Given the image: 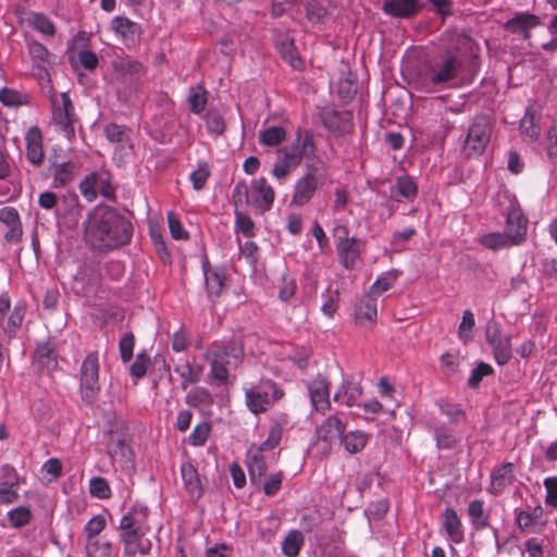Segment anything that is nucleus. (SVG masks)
Segmentation results:
<instances>
[{"label":"nucleus","mask_w":557,"mask_h":557,"mask_svg":"<svg viewBox=\"0 0 557 557\" xmlns=\"http://www.w3.org/2000/svg\"><path fill=\"white\" fill-rule=\"evenodd\" d=\"M85 550L87 557H111L112 543L103 537L86 539Z\"/></svg>","instance_id":"obj_35"},{"label":"nucleus","mask_w":557,"mask_h":557,"mask_svg":"<svg viewBox=\"0 0 557 557\" xmlns=\"http://www.w3.org/2000/svg\"><path fill=\"white\" fill-rule=\"evenodd\" d=\"M25 141L27 160L34 166H40L45 159L41 131L37 126H32L26 133Z\"/></svg>","instance_id":"obj_20"},{"label":"nucleus","mask_w":557,"mask_h":557,"mask_svg":"<svg viewBox=\"0 0 557 557\" xmlns=\"http://www.w3.org/2000/svg\"><path fill=\"white\" fill-rule=\"evenodd\" d=\"M441 519L446 540L453 544H461L465 541V528L456 509L451 507L445 508Z\"/></svg>","instance_id":"obj_17"},{"label":"nucleus","mask_w":557,"mask_h":557,"mask_svg":"<svg viewBox=\"0 0 557 557\" xmlns=\"http://www.w3.org/2000/svg\"><path fill=\"white\" fill-rule=\"evenodd\" d=\"M312 138L307 135L302 140L301 148L292 147L289 150H285L280 157V160L294 170L300 164L302 154L306 153L308 149H312Z\"/></svg>","instance_id":"obj_34"},{"label":"nucleus","mask_w":557,"mask_h":557,"mask_svg":"<svg viewBox=\"0 0 557 557\" xmlns=\"http://www.w3.org/2000/svg\"><path fill=\"white\" fill-rule=\"evenodd\" d=\"M149 509L139 504L133 505L122 517L119 529H131L147 534L150 530L148 524Z\"/></svg>","instance_id":"obj_18"},{"label":"nucleus","mask_w":557,"mask_h":557,"mask_svg":"<svg viewBox=\"0 0 557 557\" xmlns=\"http://www.w3.org/2000/svg\"><path fill=\"white\" fill-rule=\"evenodd\" d=\"M206 95L207 91L201 86L190 88L187 101L191 112L199 114L203 111L207 103Z\"/></svg>","instance_id":"obj_43"},{"label":"nucleus","mask_w":557,"mask_h":557,"mask_svg":"<svg viewBox=\"0 0 557 557\" xmlns=\"http://www.w3.org/2000/svg\"><path fill=\"white\" fill-rule=\"evenodd\" d=\"M362 392L363 389L360 382L356 381L354 377H345L337 386L333 395V400L347 407L359 406Z\"/></svg>","instance_id":"obj_16"},{"label":"nucleus","mask_w":557,"mask_h":557,"mask_svg":"<svg viewBox=\"0 0 557 557\" xmlns=\"http://www.w3.org/2000/svg\"><path fill=\"white\" fill-rule=\"evenodd\" d=\"M174 372L178 374L182 380V388H186L189 384H196L200 381L203 367L200 364H193L187 359H180L174 367Z\"/></svg>","instance_id":"obj_27"},{"label":"nucleus","mask_w":557,"mask_h":557,"mask_svg":"<svg viewBox=\"0 0 557 557\" xmlns=\"http://www.w3.org/2000/svg\"><path fill=\"white\" fill-rule=\"evenodd\" d=\"M210 432L211 424L209 422H200L189 434L188 443L195 447L203 446L210 435Z\"/></svg>","instance_id":"obj_47"},{"label":"nucleus","mask_w":557,"mask_h":557,"mask_svg":"<svg viewBox=\"0 0 557 557\" xmlns=\"http://www.w3.org/2000/svg\"><path fill=\"white\" fill-rule=\"evenodd\" d=\"M168 222L171 235L175 239H187L188 233L184 231L178 218L173 211L168 212Z\"/></svg>","instance_id":"obj_61"},{"label":"nucleus","mask_w":557,"mask_h":557,"mask_svg":"<svg viewBox=\"0 0 557 557\" xmlns=\"http://www.w3.org/2000/svg\"><path fill=\"white\" fill-rule=\"evenodd\" d=\"M368 443V436L362 431H350L343 434L341 444L349 454H357L361 451Z\"/></svg>","instance_id":"obj_36"},{"label":"nucleus","mask_w":557,"mask_h":557,"mask_svg":"<svg viewBox=\"0 0 557 557\" xmlns=\"http://www.w3.org/2000/svg\"><path fill=\"white\" fill-rule=\"evenodd\" d=\"M462 70V61L454 54H445L430 70L429 81L432 85H442L455 79Z\"/></svg>","instance_id":"obj_11"},{"label":"nucleus","mask_w":557,"mask_h":557,"mask_svg":"<svg viewBox=\"0 0 557 557\" xmlns=\"http://www.w3.org/2000/svg\"><path fill=\"white\" fill-rule=\"evenodd\" d=\"M491 138V124L486 116H476L471 124L465 140L463 151L467 156H479Z\"/></svg>","instance_id":"obj_8"},{"label":"nucleus","mask_w":557,"mask_h":557,"mask_svg":"<svg viewBox=\"0 0 557 557\" xmlns=\"http://www.w3.org/2000/svg\"><path fill=\"white\" fill-rule=\"evenodd\" d=\"M389 281H374L370 290L355 302L354 317L359 326H372L376 322V297L391 288Z\"/></svg>","instance_id":"obj_4"},{"label":"nucleus","mask_w":557,"mask_h":557,"mask_svg":"<svg viewBox=\"0 0 557 557\" xmlns=\"http://www.w3.org/2000/svg\"><path fill=\"white\" fill-rule=\"evenodd\" d=\"M326 293L327 295H323V297H325L326 299L322 304L321 310L326 317L332 318L337 309L339 292L338 288H335L333 290L332 287H329Z\"/></svg>","instance_id":"obj_52"},{"label":"nucleus","mask_w":557,"mask_h":557,"mask_svg":"<svg viewBox=\"0 0 557 557\" xmlns=\"http://www.w3.org/2000/svg\"><path fill=\"white\" fill-rule=\"evenodd\" d=\"M74 168V164L71 162L57 164L54 169V180L61 185H65L67 182L72 181Z\"/></svg>","instance_id":"obj_58"},{"label":"nucleus","mask_w":557,"mask_h":557,"mask_svg":"<svg viewBox=\"0 0 557 557\" xmlns=\"http://www.w3.org/2000/svg\"><path fill=\"white\" fill-rule=\"evenodd\" d=\"M350 114L337 111H327L323 114L322 121L326 128L336 135H344L351 129Z\"/></svg>","instance_id":"obj_28"},{"label":"nucleus","mask_w":557,"mask_h":557,"mask_svg":"<svg viewBox=\"0 0 557 557\" xmlns=\"http://www.w3.org/2000/svg\"><path fill=\"white\" fill-rule=\"evenodd\" d=\"M184 487L190 498L198 499L202 495V486L196 468L190 462L181 466Z\"/></svg>","instance_id":"obj_29"},{"label":"nucleus","mask_w":557,"mask_h":557,"mask_svg":"<svg viewBox=\"0 0 557 557\" xmlns=\"http://www.w3.org/2000/svg\"><path fill=\"white\" fill-rule=\"evenodd\" d=\"M18 485L13 483L0 482V504H12L18 497Z\"/></svg>","instance_id":"obj_57"},{"label":"nucleus","mask_w":557,"mask_h":557,"mask_svg":"<svg viewBox=\"0 0 557 557\" xmlns=\"http://www.w3.org/2000/svg\"><path fill=\"white\" fill-rule=\"evenodd\" d=\"M252 188L256 193L259 194L261 198V202L259 203V206L264 210L270 209L274 200V190L267 183V180L261 177L259 180L253 181Z\"/></svg>","instance_id":"obj_42"},{"label":"nucleus","mask_w":557,"mask_h":557,"mask_svg":"<svg viewBox=\"0 0 557 557\" xmlns=\"http://www.w3.org/2000/svg\"><path fill=\"white\" fill-rule=\"evenodd\" d=\"M288 424L287 416L278 413L271 418L268 437L259 445L260 449L272 450L281 443L283 432Z\"/></svg>","instance_id":"obj_23"},{"label":"nucleus","mask_w":557,"mask_h":557,"mask_svg":"<svg viewBox=\"0 0 557 557\" xmlns=\"http://www.w3.org/2000/svg\"><path fill=\"white\" fill-rule=\"evenodd\" d=\"M120 539L124 546V554L134 557L136 554L148 555L152 544L145 533L131 529H120Z\"/></svg>","instance_id":"obj_15"},{"label":"nucleus","mask_w":557,"mask_h":557,"mask_svg":"<svg viewBox=\"0 0 557 557\" xmlns=\"http://www.w3.org/2000/svg\"><path fill=\"white\" fill-rule=\"evenodd\" d=\"M539 24V17L529 13H518L504 24V28L512 34L529 38L530 29Z\"/></svg>","instance_id":"obj_24"},{"label":"nucleus","mask_w":557,"mask_h":557,"mask_svg":"<svg viewBox=\"0 0 557 557\" xmlns=\"http://www.w3.org/2000/svg\"><path fill=\"white\" fill-rule=\"evenodd\" d=\"M210 176V171L207 163H200L198 169L191 172L190 181L193 183V187L196 190H200L205 187L208 178Z\"/></svg>","instance_id":"obj_55"},{"label":"nucleus","mask_w":557,"mask_h":557,"mask_svg":"<svg viewBox=\"0 0 557 557\" xmlns=\"http://www.w3.org/2000/svg\"><path fill=\"white\" fill-rule=\"evenodd\" d=\"M493 372V368L485 362H480L478 366L471 371L470 377L468 380V385L471 388H476L484 376L491 374Z\"/></svg>","instance_id":"obj_51"},{"label":"nucleus","mask_w":557,"mask_h":557,"mask_svg":"<svg viewBox=\"0 0 557 557\" xmlns=\"http://www.w3.org/2000/svg\"><path fill=\"white\" fill-rule=\"evenodd\" d=\"M0 101L8 107L20 106L24 102L23 96L18 91L10 88H2L0 90Z\"/></svg>","instance_id":"obj_62"},{"label":"nucleus","mask_w":557,"mask_h":557,"mask_svg":"<svg viewBox=\"0 0 557 557\" xmlns=\"http://www.w3.org/2000/svg\"><path fill=\"white\" fill-rule=\"evenodd\" d=\"M421 9L419 0H384L382 7L384 13L398 18H412Z\"/></svg>","instance_id":"obj_19"},{"label":"nucleus","mask_w":557,"mask_h":557,"mask_svg":"<svg viewBox=\"0 0 557 557\" xmlns=\"http://www.w3.org/2000/svg\"><path fill=\"white\" fill-rule=\"evenodd\" d=\"M264 451H268V449H260V446L251 447L248 450L247 467L250 481L255 485L261 483L268 470V461L265 459Z\"/></svg>","instance_id":"obj_21"},{"label":"nucleus","mask_w":557,"mask_h":557,"mask_svg":"<svg viewBox=\"0 0 557 557\" xmlns=\"http://www.w3.org/2000/svg\"><path fill=\"white\" fill-rule=\"evenodd\" d=\"M49 99L52 109V123L62 132L69 140L74 138V122L76 121L74 107L67 92L58 96L51 86L49 88Z\"/></svg>","instance_id":"obj_3"},{"label":"nucleus","mask_w":557,"mask_h":557,"mask_svg":"<svg viewBox=\"0 0 557 557\" xmlns=\"http://www.w3.org/2000/svg\"><path fill=\"white\" fill-rule=\"evenodd\" d=\"M26 312V302L20 300L15 304L11 314L9 315L7 325L4 326V333L10 337H14L16 331L21 327Z\"/></svg>","instance_id":"obj_37"},{"label":"nucleus","mask_w":557,"mask_h":557,"mask_svg":"<svg viewBox=\"0 0 557 557\" xmlns=\"http://www.w3.org/2000/svg\"><path fill=\"white\" fill-rule=\"evenodd\" d=\"M206 124L209 132L215 135H221L225 129L224 119L215 111H208L206 114Z\"/></svg>","instance_id":"obj_54"},{"label":"nucleus","mask_w":557,"mask_h":557,"mask_svg":"<svg viewBox=\"0 0 557 557\" xmlns=\"http://www.w3.org/2000/svg\"><path fill=\"white\" fill-rule=\"evenodd\" d=\"M336 249L345 268L350 269L356 265L360 257V244L356 237L338 244Z\"/></svg>","instance_id":"obj_33"},{"label":"nucleus","mask_w":557,"mask_h":557,"mask_svg":"<svg viewBox=\"0 0 557 557\" xmlns=\"http://www.w3.org/2000/svg\"><path fill=\"white\" fill-rule=\"evenodd\" d=\"M482 246L491 250H499L515 246L504 233H491L479 238Z\"/></svg>","instance_id":"obj_41"},{"label":"nucleus","mask_w":557,"mask_h":557,"mask_svg":"<svg viewBox=\"0 0 557 557\" xmlns=\"http://www.w3.org/2000/svg\"><path fill=\"white\" fill-rule=\"evenodd\" d=\"M135 337L132 333H126L120 339L119 348L123 362H128L133 357Z\"/></svg>","instance_id":"obj_56"},{"label":"nucleus","mask_w":557,"mask_h":557,"mask_svg":"<svg viewBox=\"0 0 557 557\" xmlns=\"http://www.w3.org/2000/svg\"><path fill=\"white\" fill-rule=\"evenodd\" d=\"M286 137V132L281 126H271L260 132V141L265 146H276Z\"/></svg>","instance_id":"obj_45"},{"label":"nucleus","mask_w":557,"mask_h":557,"mask_svg":"<svg viewBox=\"0 0 557 557\" xmlns=\"http://www.w3.org/2000/svg\"><path fill=\"white\" fill-rule=\"evenodd\" d=\"M546 150L549 158H557V122H555L546 137Z\"/></svg>","instance_id":"obj_64"},{"label":"nucleus","mask_w":557,"mask_h":557,"mask_svg":"<svg viewBox=\"0 0 557 557\" xmlns=\"http://www.w3.org/2000/svg\"><path fill=\"white\" fill-rule=\"evenodd\" d=\"M304 543L305 537L302 533L298 530H292L282 542V552L286 557H296Z\"/></svg>","instance_id":"obj_38"},{"label":"nucleus","mask_w":557,"mask_h":557,"mask_svg":"<svg viewBox=\"0 0 557 557\" xmlns=\"http://www.w3.org/2000/svg\"><path fill=\"white\" fill-rule=\"evenodd\" d=\"M100 189V180L96 173L87 175L79 184L82 195L88 200L92 201Z\"/></svg>","instance_id":"obj_44"},{"label":"nucleus","mask_w":557,"mask_h":557,"mask_svg":"<svg viewBox=\"0 0 557 557\" xmlns=\"http://www.w3.org/2000/svg\"><path fill=\"white\" fill-rule=\"evenodd\" d=\"M513 479V465L511 462L503 463L499 468L491 473L490 492L494 495H499L508 485L512 483Z\"/></svg>","instance_id":"obj_25"},{"label":"nucleus","mask_w":557,"mask_h":557,"mask_svg":"<svg viewBox=\"0 0 557 557\" xmlns=\"http://www.w3.org/2000/svg\"><path fill=\"white\" fill-rule=\"evenodd\" d=\"M283 396V391L271 380H261L258 384L245 391V400L248 409L259 414Z\"/></svg>","instance_id":"obj_5"},{"label":"nucleus","mask_w":557,"mask_h":557,"mask_svg":"<svg viewBox=\"0 0 557 557\" xmlns=\"http://www.w3.org/2000/svg\"><path fill=\"white\" fill-rule=\"evenodd\" d=\"M506 224L504 234L511 240L513 245H520L525 240L528 220L523 215L519 205L510 201L506 208Z\"/></svg>","instance_id":"obj_10"},{"label":"nucleus","mask_w":557,"mask_h":557,"mask_svg":"<svg viewBox=\"0 0 557 557\" xmlns=\"http://www.w3.org/2000/svg\"><path fill=\"white\" fill-rule=\"evenodd\" d=\"M307 389L310 397L311 406L315 411L325 413L330 407V382L326 377L319 374L308 381Z\"/></svg>","instance_id":"obj_13"},{"label":"nucleus","mask_w":557,"mask_h":557,"mask_svg":"<svg viewBox=\"0 0 557 557\" xmlns=\"http://www.w3.org/2000/svg\"><path fill=\"white\" fill-rule=\"evenodd\" d=\"M112 67L117 81L124 82L127 76H140L145 74V66L137 60L117 58L112 62Z\"/></svg>","instance_id":"obj_26"},{"label":"nucleus","mask_w":557,"mask_h":557,"mask_svg":"<svg viewBox=\"0 0 557 557\" xmlns=\"http://www.w3.org/2000/svg\"><path fill=\"white\" fill-rule=\"evenodd\" d=\"M149 363L150 358L145 352L138 354L129 368L131 374L137 379L145 376Z\"/></svg>","instance_id":"obj_59"},{"label":"nucleus","mask_w":557,"mask_h":557,"mask_svg":"<svg viewBox=\"0 0 557 557\" xmlns=\"http://www.w3.org/2000/svg\"><path fill=\"white\" fill-rule=\"evenodd\" d=\"M546 490V503L552 506H557V476L546 478L544 480Z\"/></svg>","instance_id":"obj_63"},{"label":"nucleus","mask_w":557,"mask_h":557,"mask_svg":"<svg viewBox=\"0 0 557 557\" xmlns=\"http://www.w3.org/2000/svg\"><path fill=\"white\" fill-rule=\"evenodd\" d=\"M470 523L475 531H481L490 527V512L484 509V502L473 499L469 503L467 509Z\"/></svg>","instance_id":"obj_31"},{"label":"nucleus","mask_w":557,"mask_h":557,"mask_svg":"<svg viewBox=\"0 0 557 557\" xmlns=\"http://www.w3.org/2000/svg\"><path fill=\"white\" fill-rule=\"evenodd\" d=\"M81 397L84 403L91 405L100 392L99 357L97 351L89 352L81 367Z\"/></svg>","instance_id":"obj_7"},{"label":"nucleus","mask_w":557,"mask_h":557,"mask_svg":"<svg viewBox=\"0 0 557 557\" xmlns=\"http://www.w3.org/2000/svg\"><path fill=\"white\" fill-rule=\"evenodd\" d=\"M243 347L236 342L214 345L203 355L210 364V382L221 386L228 382L230 369L236 368L243 360Z\"/></svg>","instance_id":"obj_2"},{"label":"nucleus","mask_w":557,"mask_h":557,"mask_svg":"<svg viewBox=\"0 0 557 557\" xmlns=\"http://www.w3.org/2000/svg\"><path fill=\"white\" fill-rule=\"evenodd\" d=\"M543 508L541 506H536L532 511L521 510L516 515V521L518 527L523 532H537L540 531V525L543 524Z\"/></svg>","instance_id":"obj_30"},{"label":"nucleus","mask_w":557,"mask_h":557,"mask_svg":"<svg viewBox=\"0 0 557 557\" xmlns=\"http://www.w3.org/2000/svg\"><path fill=\"white\" fill-rule=\"evenodd\" d=\"M106 447L108 455L114 463L116 462L123 468L132 465L133 451L127 445L124 434L110 431Z\"/></svg>","instance_id":"obj_14"},{"label":"nucleus","mask_w":557,"mask_h":557,"mask_svg":"<svg viewBox=\"0 0 557 557\" xmlns=\"http://www.w3.org/2000/svg\"><path fill=\"white\" fill-rule=\"evenodd\" d=\"M185 401L191 407L210 406L213 404L212 394L201 386L191 388L185 396Z\"/></svg>","instance_id":"obj_40"},{"label":"nucleus","mask_w":557,"mask_h":557,"mask_svg":"<svg viewBox=\"0 0 557 557\" xmlns=\"http://www.w3.org/2000/svg\"><path fill=\"white\" fill-rule=\"evenodd\" d=\"M324 180L325 171L320 161L309 165L307 173L295 185L292 203L299 207L308 203L317 189L323 185Z\"/></svg>","instance_id":"obj_6"},{"label":"nucleus","mask_w":557,"mask_h":557,"mask_svg":"<svg viewBox=\"0 0 557 557\" xmlns=\"http://www.w3.org/2000/svg\"><path fill=\"white\" fill-rule=\"evenodd\" d=\"M8 519L13 528H22L32 519V512L27 507L20 506L8 512Z\"/></svg>","instance_id":"obj_48"},{"label":"nucleus","mask_w":557,"mask_h":557,"mask_svg":"<svg viewBox=\"0 0 557 557\" xmlns=\"http://www.w3.org/2000/svg\"><path fill=\"white\" fill-rule=\"evenodd\" d=\"M435 440L437 447L444 449L454 447L457 442L456 436L445 426L435 430Z\"/></svg>","instance_id":"obj_53"},{"label":"nucleus","mask_w":557,"mask_h":557,"mask_svg":"<svg viewBox=\"0 0 557 557\" xmlns=\"http://www.w3.org/2000/svg\"><path fill=\"white\" fill-rule=\"evenodd\" d=\"M112 28L126 42H135L140 35V26L124 16H115L112 20Z\"/></svg>","instance_id":"obj_32"},{"label":"nucleus","mask_w":557,"mask_h":557,"mask_svg":"<svg viewBox=\"0 0 557 557\" xmlns=\"http://www.w3.org/2000/svg\"><path fill=\"white\" fill-rule=\"evenodd\" d=\"M345 423L335 416L327 417L315 430V436L319 444H322V450L329 451L337 440H342L345 432Z\"/></svg>","instance_id":"obj_12"},{"label":"nucleus","mask_w":557,"mask_h":557,"mask_svg":"<svg viewBox=\"0 0 557 557\" xmlns=\"http://www.w3.org/2000/svg\"><path fill=\"white\" fill-rule=\"evenodd\" d=\"M107 520L102 515L94 516L84 527V534L86 539L100 537L99 534L104 530Z\"/></svg>","instance_id":"obj_50"},{"label":"nucleus","mask_w":557,"mask_h":557,"mask_svg":"<svg viewBox=\"0 0 557 557\" xmlns=\"http://www.w3.org/2000/svg\"><path fill=\"white\" fill-rule=\"evenodd\" d=\"M536 120V114L531 108H528L524 116L520 121L521 134L530 140H536L541 133Z\"/></svg>","instance_id":"obj_39"},{"label":"nucleus","mask_w":557,"mask_h":557,"mask_svg":"<svg viewBox=\"0 0 557 557\" xmlns=\"http://www.w3.org/2000/svg\"><path fill=\"white\" fill-rule=\"evenodd\" d=\"M283 481V474L282 472L273 473L269 475L268 479L264 480L262 483V491L267 496H273L275 495L281 486Z\"/></svg>","instance_id":"obj_60"},{"label":"nucleus","mask_w":557,"mask_h":557,"mask_svg":"<svg viewBox=\"0 0 557 557\" xmlns=\"http://www.w3.org/2000/svg\"><path fill=\"white\" fill-rule=\"evenodd\" d=\"M89 493L99 499L109 498L111 496V490L108 481L101 476H95L90 479Z\"/></svg>","instance_id":"obj_49"},{"label":"nucleus","mask_w":557,"mask_h":557,"mask_svg":"<svg viewBox=\"0 0 557 557\" xmlns=\"http://www.w3.org/2000/svg\"><path fill=\"white\" fill-rule=\"evenodd\" d=\"M86 231L98 248L116 249L129 243L133 225L116 209L103 206L94 210Z\"/></svg>","instance_id":"obj_1"},{"label":"nucleus","mask_w":557,"mask_h":557,"mask_svg":"<svg viewBox=\"0 0 557 557\" xmlns=\"http://www.w3.org/2000/svg\"><path fill=\"white\" fill-rule=\"evenodd\" d=\"M277 47L282 58L292 67L300 69L302 66V61L297 54L293 41H281Z\"/></svg>","instance_id":"obj_46"},{"label":"nucleus","mask_w":557,"mask_h":557,"mask_svg":"<svg viewBox=\"0 0 557 557\" xmlns=\"http://www.w3.org/2000/svg\"><path fill=\"white\" fill-rule=\"evenodd\" d=\"M0 222L9 227L4 234L5 240L12 244L20 242L23 230L17 211L11 207L0 209Z\"/></svg>","instance_id":"obj_22"},{"label":"nucleus","mask_w":557,"mask_h":557,"mask_svg":"<svg viewBox=\"0 0 557 557\" xmlns=\"http://www.w3.org/2000/svg\"><path fill=\"white\" fill-rule=\"evenodd\" d=\"M486 342L493 350L494 360L497 364L504 366L512 357L511 336L500 330L496 322H490L486 326Z\"/></svg>","instance_id":"obj_9"}]
</instances>
